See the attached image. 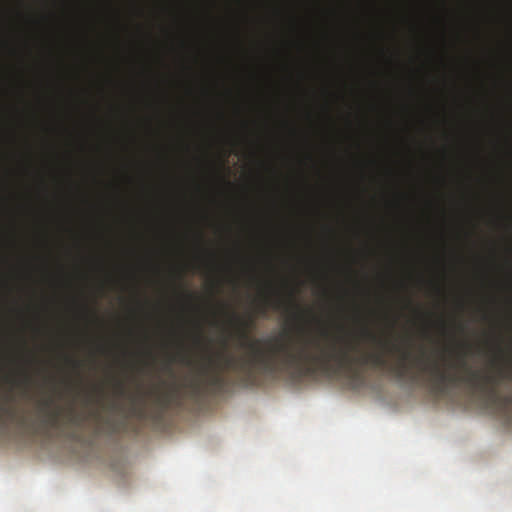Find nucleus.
Here are the masks:
<instances>
[{
  "label": "nucleus",
  "instance_id": "obj_4",
  "mask_svg": "<svg viewBox=\"0 0 512 512\" xmlns=\"http://www.w3.org/2000/svg\"><path fill=\"white\" fill-rule=\"evenodd\" d=\"M269 306L274 307V309H280V307H282V301H280V299H273L271 296H266L264 298V306H262L261 312L265 313Z\"/></svg>",
  "mask_w": 512,
  "mask_h": 512
},
{
  "label": "nucleus",
  "instance_id": "obj_1",
  "mask_svg": "<svg viewBox=\"0 0 512 512\" xmlns=\"http://www.w3.org/2000/svg\"><path fill=\"white\" fill-rule=\"evenodd\" d=\"M238 325L240 346L248 353L234 356L222 350L214 357L210 356L202 365L201 378L190 381L191 393L198 397L204 385L212 392H221L227 385L224 371H234L248 378L256 375H277L284 372L291 378L301 379L316 372L347 371L357 378V343L345 337H328L323 333L325 342L318 337L300 336L272 337L264 340H250L249 329L253 319H243L233 313Z\"/></svg>",
  "mask_w": 512,
  "mask_h": 512
},
{
  "label": "nucleus",
  "instance_id": "obj_2",
  "mask_svg": "<svg viewBox=\"0 0 512 512\" xmlns=\"http://www.w3.org/2000/svg\"><path fill=\"white\" fill-rule=\"evenodd\" d=\"M53 405V398H46V400H43L40 405L41 412L43 414L42 422L45 425L53 426V428H58V426L63 424L70 426H83L88 418L85 412L76 410L74 405H70L65 410L61 407L53 408Z\"/></svg>",
  "mask_w": 512,
  "mask_h": 512
},
{
  "label": "nucleus",
  "instance_id": "obj_3",
  "mask_svg": "<svg viewBox=\"0 0 512 512\" xmlns=\"http://www.w3.org/2000/svg\"><path fill=\"white\" fill-rule=\"evenodd\" d=\"M12 402L13 396L11 394H5L4 397L0 398V425L6 422L7 419L14 418L16 411Z\"/></svg>",
  "mask_w": 512,
  "mask_h": 512
},
{
  "label": "nucleus",
  "instance_id": "obj_7",
  "mask_svg": "<svg viewBox=\"0 0 512 512\" xmlns=\"http://www.w3.org/2000/svg\"><path fill=\"white\" fill-rule=\"evenodd\" d=\"M115 387L119 395H123L124 392L126 391V387L123 381H116Z\"/></svg>",
  "mask_w": 512,
  "mask_h": 512
},
{
  "label": "nucleus",
  "instance_id": "obj_8",
  "mask_svg": "<svg viewBox=\"0 0 512 512\" xmlns=\"http://www.w3.org/2000/svg\"><path fill=\"white\" fill-rule=\"evenodd\" d=\"M290 303L292 306L294 307H299V305H297L296 301H295V296L294 294H290Z\"/></svg>",
  "mask_w": 512,
  "mask_h": 512
},
{
  "label": "nucleus",
  "instance_id": "obj_9",
  "mask_svg": "<svg viewBox=\"0 0 512 512\" xmlns=\"http://www.w3.org/2000/svg\"><path fill=\"white\" fill-rule=\"evenodd\" d=\"M68 360L70 361V363H72V364H73V366H74L75 368H79V366H80V362H78V360H73V359H68Z\"/></svg>",
  "mask_w": 512,
  "mask_h": 512
},
{
  "label": "nucleus",
  "instance_id": "obj_10",
  "mask_svg": "<svg viewBox=\"0 0 512 512\" xmlns=\"http://www.w3.org/2000/svg\"><path fill=\"white\" fill-rule=\"evenodd\" d=\"M196 341L197 343H201L202 341V336L201 335H198L197 338H196Z\"/></svg>",
  "mask_w": 512,
  "mask_h": 512
},
{
  "label": "nucleus",
  "instance_id": "obj_5",
  "mask_svg": "<svg viewBox=\"0 0 512 512\" xmlns=\"http://www.w3.org/2000/svg\"><path fill=\"white\" fill-rule=\"evenodd\" d=\"M179 360L181 363L191 364V357H189L188 353L181 350L180 353L176 354L170 358V361Z\"/></svg>",
  "mask_w": 512,
  "mask_h": 512
},
{
  "label": "nucleus",
  "instance_id": "obj_11",
  "mask_svg": "<svg viewBox=\"0 0 512 512\" xmlns=\"http://www.w3.org/2000/svg\"><path fill=\"white\" fill-rule=\"evenodd\" d=\"M97 413H98L97 411L91 412L92 415H97Z\"/></svg>",
  "mask_w": 512,
  "mask_h": 512
},
{
  "label": "nucleus",
  "instance_id": "obj_6",
  "mask_svg": "<svg viewBox=\"0 0 512 512\" xmlns=\"http://www.w3.org/2000/svg\"><path fill=\"white\" fill-rule=\"evenodd\" d=\"M175 394H177V390L169 391L168 393L162 394L159 397V401L162 403V405L168 406L172 401L173 397L175 396Z\"/></svg>",
  "mask_w": 512,
  "mask_h": 512
}]
</instances>
